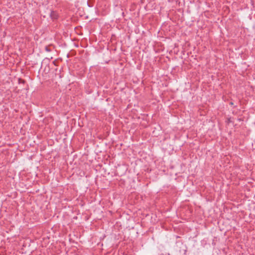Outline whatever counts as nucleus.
Instances as JSON below:
<instances>
[{"label":"nucleus","mask_w":255,"mask_h":255,"mask_svg":"<svg viewBox=\"0 0 255 255\" xmlns=\"http://www.w3.org/2000/svg\"><path fill=\"white\" fill-rule=\"evenodd\" d=\"M50 16L52 18L56 19L57 18V14L56 12L52 11L51 12Z\"/></svg>","instance_id":"obj_1"},{"label":"nucleus","mask_w":255,"mask_h":255,"mask_svg":"<svg viewBox=\"0 0 255 255\" xmlns=\"http://www.w3.org/2000/svg\"><path fill=\"white\" fill-rule=\"evenodd\" d=\"M46 50L47 51H49V50H48V49L47 47L46 48Z\"/></svg>","instance_id":"obj_2"}]
</instances>
